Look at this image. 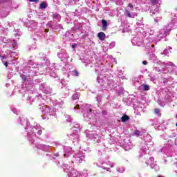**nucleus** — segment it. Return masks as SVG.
<instances>
[{
	"instance_id": "obj_9",
	"label": "nucleus",
	"mask_w": 177,
	"mask_h": 177,
	"mask_svg": "<svg viewBox=\"0 0 177 177\" xmlns=\"http://www.w3.org/2000/svg\"><path fill=\"white\" fill-rule=\"evenodd\" d=\"M125 14L127 15V17H132V15H131V12H129V10H126Z\"/></svg>"
},
{
	"instance_id": "obj_21",
	"label": "nucleus",
	"mask_w": 177,
	"mask_h": 177,
	"mask_svg": "<svg viewBox=\"0 0 177 177\" xmlns=\"http://www.w3.org/2000/svg\"><path fill=\"white\" fill-rule=\"evenodd\" d=\"M152 48H154V46H152Z\"/></svg>"
},
{
	"instance_id": "obj_5",
	"label": "nucleus",
	"mask_w": 177,
	"mask_h": 177,
	"mask_svg": "<svg viewBox=\"0 0 177 177\" xmlns=\"http://www.w3.org/2000/svg\"><path fill=\"white\" fill-rule=\"evenodd\" d=\"M154 113L156 114H159V117H161V113H160V109L155 108L154 109Z\"/></svg>"
},
{
	"instance_id": "obj_14",
	"label": "nucleus",
	"mask_w": 177,
	"mask_h": 177,
	"mask_svg": "<svg viewBox=\"0 0 177 177\" xmlns=\"http://www.w3.org/2000/svg\"><path fill=\"white\" fill-rule=\"evenodd\" d=\"M30 2H35V3H38L39 2V0H29Z\"/></svg>"
},
{
	"instance_id": "obj_20",
	"label": "nucleus",
	"mask_w": 177,
	"mask_h": 177,
	"mask_svg": "<svg viewBox=\"0 0 177 177\" xmlns=\"http://www.w3.org/2000/svg\"><path fill=\"white\" fill-rule=\"evenodd\" d=\"M1 59H5L4 56H1Z\"/></svg>"
},
{
	"instance_id": "obj_3",
	"label": "nucleus",
	"mask_w": 177,
	"mask_h": 177,
	"mask_svg": "<svg viewBox=\"0 0 177 177\" xmlns=\"http://www.w3.org/2000/svg\"><path fill=\"white\" fill-rule=\"evenodd\" d=\"M80 96H81V94H80V93H76L73 95L72 99H73V100H78V99H80Z\"/></svg>"
},
{
	"instance_id": "obj_13",
	"label": "nucleus",
	"mask_w": 177,
	"mask_h": 177,
	"mask_svg": "<svg viewBox=\"0 0 177 177\" xmlns=\"http://www.w3.org/2000/svg\"><path fill=\"white\" fill-rule=\"evenodd\" d=\"M22 80H23L24 82L27 81V77H26V75H23V76H22Z\"/></svg>"
},
{
	"instance_id": "obj_19",
	"label": "nucleus",
	"mask_w": 177,
	"mask_h": 177,
	"mask_svg": "<svg viewBox=\"0 0 177 177\" xmlns=\"http://www.w3.org/2000/svg\"><path fill=\"white\" fill-rule=\"evenodd\" d=\"M8 64H9V63H8V62H4V66H5V67H8Z\"/></svg>"
},
{
	"instance_id": "obj_17",
	"label": "nucleus",
	"mask_w": 177,
	"mask_h": 177,
	"mask_svg": "<svg viewBox=\"0 0 177 177\" xmlns=\"http://www.w3.org/2000/svg\"><path fill=\"white\" fill-rule=\"evenodd\" d=\"M59 16V15L57 14H54L53 17H54L55 19H56L57 17Z\"/></svg>"
},
{
	"instance_id": "obj_8",
	"label": "nucleus",
	"mask_w": 177,
	"mask_h": 177,
	"mask_svg": "<svg viewBox=\"0 0 177 177\" xmlns=\"http://www.w3.org/2000/svg\"><path fill=\"white\" fill-rule=\"evenodd\" d=\"M151 3L154 6L158 3V0H151Z\"/></svg>"
},
{
	"instance_id": "obj_16",
	"label": "nucleus",
	"mask_w": 177,
	"mask_h": 177,
	"mask_svg": "<svg viewBox=\"0 0 177 177\" xmlns=\"http://www.w3.org/2000/svg\"><path fill=\"white\" fill-rule=\"evenodd\" d=\"M37 135H42V130H39L37 131Z\"/></svg>"
},
{
	"instance_id": "obj_4",
	"label": "nucleus",
	"mask_w": 177,
	"mask_h": 177,
	"mask_svg": "<svg viewBox=\"0 0 177 177\" xmlns=\"http://www.w3.org/2000/svg\"><path fill=\"white\" fill-rule=\"evenodd\" d=\"M128 120H129V116H128L127 115H124L121 118L122 122H127V121H128Z\"/></svg>"
},
{
	"instance_id": "obj_12",
	"label": "nucleus",
	"mask_w": 177,
	"mask_h": 177,
	"mask_svg": "<svg viewBox=\"0 0 177 177\" xmlns=\"http://www.w3.org/2000/svg\"><path fill=\"white\" fill-rule=\"evenodd\" d=\"M128 6L131 9V10H133V5H132L131 3H129Z\"/></svg>"
},
{
	"instance_id": "obj_6",
	"label": "nucleus",
	"mask_w": 177,
	"mask_h": 177,
	"mask_svg": "<svg viewBox=\"0 0 177 177\" xmlns=\"http://www.w3.org/2000/svg\"><path fill=\"white\" fill-rule=\"evenodd\" d=\"M40 8L41 9H46V3L43 2L40 4Z\"/></svg>"
},
{
	"instance_id": "obj_7",
	"label": "nucleus",
	"mask_w": 177,
	"mask_h": 177,
	"mask_svg": "<svg viewBox=\"0 0 177 177\" xmlns=\"http://www.w3.org/2000/svg\"><path fill=\"white\" fill-rule=\"evenodd\" d=\"M143 88H144V91H150V86L147 84H145L143 86Z\"/></svg>"
},
{
	"instance_id": "obj_15",
	"label": "nucleus",
	"mask_w": 177,
	"mask_h": 177,
	"mask_svg": "<svg viewBox=\"0 0 177 177\" xmlns=\"http://www.w3.org/2000/svg\"><path fill=\"white\" fill-rule=\"evenodd\" d=\"M72 48H73V49H75V48H77V44H73Z\"/></svg>"
},
{
	"instance_id": "obj_1",
	"label": "nucleus",
	"mask_w": 177,
	"mask_h": 177,
	"mask_svg": "<svg viewBox=\"0 0 177 177\" xmlns=\"http://www.w3.org/2000/svg\"><path fill=\"white\" fill-rule=\"evenodd\" d=\"M97 37L100 39V41H104V39H106V34H104V32H100L97 34Z\"/></svg>"
},
{
	"instance_id": "obj_2",
	"label": "nucleus",
	"mask_w": 177,
	"mask_h": 177,
	"mask_svg": "<svg viewBox=\"0 0 177 177\" xmlns=\"http://www.w3.org/2000/svg\"><path fill=\"white\" fill-rule=\"evenodd\" d=\"M102 30L106 31V30H107V21H106L105 19H102Z\"/></svg>"
},
{
	"instance_id": "obj_18",
	"label": "nucleus",
	"mask_w": 177,
	"mask_h": 177,
	"mask_svg": "<svg viewBox=\"0 0 177 177\" xmlns=\"http://www.w3.org/2000/svg\"><path fill=\"white\" fill-rule=\"evenodd\" d=\"M142 64H144V66H146L147 64V61H143L142 62Z\"/></svg>"
},
{
	"instance_id": "obj_11",
	"label": "nucleus",
	"mask_w": 177,
	"mask_h": 177,
	"mask_svg": "<svg viewBox=\"0 0 177 177\" xmlns=\"http://www.w3.org/2000/svg\"><path fill=\"white\" fill-rule=\"evenodd\" d=\"M73 73H75V75L76 77H78L80 75V73L77 71V70L73 71Z\"/></svg>"
},
{
	"instance_id": "obj_10",
	"label": "nucleus",
	"mask_w": 177,
	"mask_h": 177,
	"mask_svg": "<svg viewBox=\"0 0 177 177\" xmlns=\"http://www.w3.org/2000/svg\"><path fill=\"white\" fill-rule=\"evenodd\" d=\"M134 135L136 136H140V131L139 130H136L134 132Z\"/></svg>"
}]
</instances>
